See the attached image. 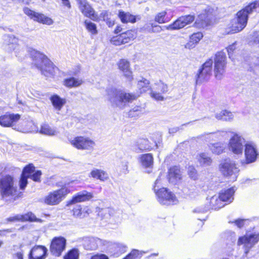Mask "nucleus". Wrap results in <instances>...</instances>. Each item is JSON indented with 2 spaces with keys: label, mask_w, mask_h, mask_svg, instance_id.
<instances>
[{
  "label": "nucleus",
  "mask_w": 259,
  "mask_h": 259,
  "mask_svg": "<svg viewBox=\"0 0 259 259\" xmlns=\"http://www.w3.org/2000/svg\"><path fill=\"white\" fill-rule=\"evenodd\" d=\"M90 176L96 179L104 181L108 179V175L107 172L102 169L94 168L90 172Z\"/></svg>",
  "instance_id": "obj_29"
},
{
  "label": "nucleus",
  "mask_w": 259,
  "mask_h": 259,
  "mask_svg": "<svg viewBox=\"0 0 259 259\" xmlns=\"http://www.w3.org/2000/svg\"><path fill=\"white\" fill-rule=\"evenodd\" d=\"M105 21L106 22L107 24L109 26H112L114 24V22L113 20H112L109 17L107 20H105Z\"/></svg>",
  "instance_id": "obj_64"
},
{
  "label": "nucleus",
  "mask_w": 259,
  "mask_h": 259,
  "mask_svg": "<svg viewBox=\"0 0 259 259\" xmlns=\"http://www.w3.org/2000/svg\"><path fill=\"white\" fill-rule=\"evenodd\" d=\"M235 44H232L229 46L227 48L228 52L229 55L230 56V55L232 53H233V51L235 49Z\"/></svg>",
  "instance_id": "obj_63"
},
{
  "label": "nucleus",
  "mask_w": 259,
  "mask_h": 259,
  "mask_svg": "<svg viewBox=\"0 0 259 259\" xmlns=\"http://www.w3.org/2000/svg\"><path fill=\"white\" fill-rule=\"evenodd\" d=\"M136 146L140 151L150 150L152 148L148 140L146 139H139L137 142Z\"/></svg>",
  "instance_id": "obj_40"
},
{
  "label": "nucleus",
  "mask_w": 259,
  "mask_h": 259,
  "mask_svg": "<svg viewBox=\"0 0 259 259\" xmlns=\"http://www.w3.org/2000/svg\"><path fill=\"white\" fill-rule=\"evenodd\" d=\"M20 118L18 114H7L0 116V124L4 127L13 126Z\"/></svg>",
  "instance_id": "obj_21"
},
{
  "label": "nucleus",
  "mask_w": 259,
  "mask_h": 259,
  "mask_svg": "<svg viewBox=\"0 0 259 259\" xmlns=\"http://www.w3.org/2000/svg\"><path fill=\"white\" fill-rule=\"evenodd\" d=\"M120 167L123 172H125L127 170L128 168L127 162L125 161H122Z\"/></svg>",
  "instance_id": "obj_62"
},
{
  "label": "nucleus",
  "mask_w": 259,
  "mask_h": 259,
  "mask_svg": "<svg viewBox=\"0 0 259 259\" xmlns=\"http://www.w3.org/2000/svg\"><path fill=\"white\" fill-rule=\"evenodd\" d=\"M215 116L218 119L229 121H232L234 118L233 114L226 110L221 111L219 113L216 114Z\"/></svg>",
  "instance_id": "obj_35"
},
{
  "label": "nucleus",
  "mask_w": 259,
  "mask_h": 259,
  "mask_svg": "<svg viewBox=\"0 0 259 259\" xmlns=\"http://www.w3.org/2000/svg\"><path fill=\"white\" fill-rule=\"evenodd\" d=\"M244 155L246 164L254 162L258 155L256 144L252 142H247L245 145Z\"/></svg>",
  "instance_id": "obj_13"
},
{
  "label": "nucleus",
  "mask_w": 259,
  "mask_h": 259,
  "mask_svg": "<svg viewBox=\"0 0 259 259\" xmlns=\"http://www.w3.org/2000/svg\"><path fill=\"white\" fill-rule=\"evenodd\" d=\"M214 64H227L226 56L224 52H218L215 55Z\"/></svg>",
  "instance_id": "obj_43"
},
{
  "label": "nucleus",
  "mask_w": 259,
  "mask_h": 259,
  "mask_svg": "<svg viewBox=\"0 0 259 259\" xmlns=\"http://www.w3.org/2000/svg\"><path fill=\"white\" fill-rule=\"evenodd\" d=\"M196 44H195L191 40H190L185 45V48L187 49H192L196 46Z\"/></svg>",
  "instance_id": "obj_58"
},
{
  "label": "nucleus",
  "mask_w": 259,
  "mask_h": 259,
  "mask_svg": "<svg viewBox=\"0 0 259 259\" xmlns=\"http://www.w3.org/2000/svg\"><path fill=\"white\" fill-rule=\"evenodd\" d=\"M14 259H23V252L20 251L14 254Z\"/></svg>",
  "instance_id": "obj_59"
},
{
  "label": "nucleus",
  "mask_w": 259,
  "mask_h": 259,
  "mask_svg": "<svg viewBox=\"0 0 259 259\" xmlns=\"http://www.w3.org/2000/svg\"><path fill=\"white\" fill-rule=\"evenodd\" d=\"M213 61L209 59L206 61L202 65V68L199 69L197 74L196 79V83H201L203 81H207L211 75Z\"/></svg>",
  "instance_id": "obj_12"
},
{
  "label": "nucleus",
  "mask_w": 259,
  "mask_h": 259,
  "mask_svg": "<svg viewBox=\"0 0 259 259\" xmlns=\"http://www.w3.org/2000/svg\"><path fill=\"white\" fill-rule=\"evenodd\" d=\"M31 55L34 64L41 71L42 74L47 77H52L55 75L58 68L44 54L32 50Z\"/></svg>",
  "instance_id": "obj_3"
},
{
  "label": "nucleus",
  "mask_w": 259,
  "mask_h": 259,
  "mask_svg": "<svg viewBox=\"0 0 259 259\" xmlns=\"http://www.w3.org/2000/svg\"><path fill=\"white\" fill-rule=\"evenodd\" d=\"M23 11L31 19L39 23L48 25H51L54 23V21L51 18L46 16L44 14L34 12L28 8H24Z\"/></svg>",
  "instance_id": "obj_14"
},
{
  "label": "nucleus",
  "mask_w": 259,
  "mask_h": 259,
  "mask_svg": "<svg viewBox=\"0 0 259 259\" xmlns=\"http://www.w3.org/2000/svg\"><path fill=\"white\" fill-rule=\"evenodd\" d=\"M69 192L66 188L61 189L50 193L44 198V202L48 205H56L59 203L63 198Z\"/></svg>",
  "instance_id": "obj_11"
},
{
  "label": "nucleus",
  "mask_w": 259,
  "mask_h": 259,
  "mask_svg": "<svg viewBox=\"0 0 259 259\" xmlns=\"http://www.w3.org/2000/svg\"><path fill=\"white\" fill-rule=\"evenodd\" d=\"M39 133L47 136H55L58 134V132L55 128L46 124L41 125Z\"/></svg>",
  "instance_id": "obj_39"
},
{
  "label": "nucleus",
  "mask_w": 259,
  "mask_h": 259,
  "mask_svg": "<svg viewBox=\"0 0 259 259\" xmlns=\"http://www.w3.org/2000/svg\"><path fill=\"white\" fill-rule=\"evenodd\" d=\"M258 5V2L256 1L239 11L236 14V17L231 21L228 33H235L242 30L246 26L248 14Z\"/></svg>",
  "instance_id": "obj_2"
},
{
  "label": "nucleus",
  "mask_w": 259,
  "mask_h": 259,
  "mask_svg": "<svg viewBox=\"0 0 259 259\" xmlns=\"http://www.w3.org/2000/svg\"><path fill=\"white\" fill-rule=\"evenodd\" d=\"M117 64L118 68L122 72L123 75L127 80L132 81L133 79V76L130 62L125 59H121Z\"/></svg>",
  "instance_id": "obj_18"
},
{
  "label": "nucleus",
  "mask_w": 259,
  "mask_h": 259,
  "mask_svg": "<svg viewBox=\"0 0 259 259\" xmlns=\"http://www.w3.org/2000/svg\"><path fill=\"white\" fill-rule=\"evenodd\" d=\"M259 241V233L247 234L239 238L237 244L244 245V254L246 256L250 249Z\"/></svg>",
  "instance_id": "obj_7"
},
{
  "label": "nucleus",
  "mask_w": 259,
  "mask_h": 259,
  "mask_svg": "<svg viewBox=\"0 0 259 259\" xmlns=\"http://www.w3.org/2000/svg\"><path fill=\"white\" fill-rule=\"evenodd\" d=\"M29 177L25 176L24 175L21 174V178L19 181V186L20 189L21 190H24L27 186V179Z\"/></svg>",
  "instance_id": "obj_51"
},
{
  "label": "nucleus",
  "mask_w": 259,
  "mask_h": 259,
  "mask_svg": "<svg viewBox=\"0 0 259 259\" xmlns=\"http://www.w3.org/2000/svg\"><path fill=\"white\" fill-rule=\"evenodd\" d=\"M79 256L78 250L72 249L67 252L64 256V259H78Z\"/></svg>",
  "instance_id": "obj_44"
},
{
  "label": "nucleus",
  "mask_w": 259,
  "mask_h": 259,
  "mask_svg": "<svg viewBox=\"0 0 259 259\" xmlns=\"http://www.w3.org/2000/svg\"><path fill=\"white\" fill-rule=\"evenodd\" d=\"M194 20V16L193 15H186L179 18L174 23L164 27L167 30H173L182 28L186 25L191 23Z\"/></svg>",
  "instance_id": "obj_17"
},
{
  "label": "nucleus",
  "mask_w": 259,
  "mask_h": 259,
  "mask_svg": "<svg viewBox=\"0 0 259 259\" xmlns=\"http://www.w3.org/2000/svg\"><path fill=\"white\" fill-rule=\"evenodd\" d=\"M17 187L15 186L13 177L7 175L0 180V194L3 198L17 195Z\"/></svg>",
  "instance_id": "obj_4"
},
{
  "label": "nucleus",
  "mask_w": 259,
  "mask_h": 259,
  "mask_svg": "<svg viewBox=\"0 0 259 259\" xmlns=\"http://www.w3.org/2000/svg\"><path fill=\"white\" fill-rule=\"evenodd\" d=\"M188 175L189 177L193 179V180H196L198 178V175L197 173V171L195 169V168L194 167L190 166L188 168Z\"/></svg>",
  "instance_id": "obj_53"
},
{
  "label": "nucleus",
  "mask_w": 259,
  "mask_h": 259,
  "mask_svg": "<svg viewBox=\"0 0 259 259\" xmlns=\"http://www.w3.org/2000/svg\"><path fill=\"white\" fill-rule=\"evenodd\" d=\"M210 208L213 209H219L224 206L220 196H212L210 200Z\"/></svg>",
  "instance_id": "obj_38"
},
{
  "label": "nucleus",
  "mask_w": 259,
  "mask_h": 259,
  "mask_svg": "<svg viewBox=\"0 0 259 259\" xmlns=\"http://www.w3.org/2000/svg\"><path fill=\"white\" fill-rule=\"evenodd\" d=\"M235 189L234 188L228 189L220 194V199L223 202H226L228 203L231 202L233 199V195L235 193Z\"/></svg>",
  "instance_id": "obj_30"
},
{
  "label": "nucleus",
  "mask_w": 259,
  "mask_h": 259,
  "mask_svg": "<svg viewBox=\"0 0 259 259\" xmlns=\"http://www.w3.org/2000/svg\"><path fill=\"white\" fill-rule=\"evenodd\" d=\"M110 16V13H109L107 11L104 10L101 13L100 15V18H102L104 21H105V20H107V19Z\"/></svg>",
  "instance_id": "obj_55"
},
{
  "label": "nucleus",
  "mask_w": 259,
  "mask_h": 259,
  "mask_svg": "<svg viewBox=\"0 0 259 259\" xmlns=\"http://www.w3.org/2000/svg\"><path fill=\"white\" fill-rule=\"evenodd\" d=\"M85 26L88 30L93 34H96L97 33V30L96 25L91 22L85 20L84 22Z\"/></svg>",
  "instance_id": "obj_45"
},
{
  "label": "nucleus",
  "mask_w": 259,
  "mask_h": 259,
  "mask_svg": "<svg viewBox=\"0 0 259 259\" xmlns=\"http://www.w3.org/2000/svg\"><path fill=\"white\" fill-rule=\"evenodd\" d=\"M140 162L145 167H151L153 164V157L151 154H142L140 156Z\"/></svg>",
  "instance_id": "obj_32"
},
{
  "label": "nucleus",
  "mask_w": 259,
  "mask_h": 259,
  "mask_svg": "<svg viewBox=\"0 0 259 259\" xmlns=\"http://www.w3.org/2000/svg\"><path fill=\"white\" fill-rule=\"evenodd\" d=\"M50 100L56 110L60 111L66 103L65 98H62L58 95H54L50 98Z\"/></svg>",
  "instance_id": "obj_27"
},
{
  "label": "nucleus",
  "mask_w": 259,
  "mask_h": 259,
  "mask_svg": "<svg viewBox=\"0 0 259 259\" xmlns=\"http://www.w3.org/2000/svg\"><path fill=\"white\" fill-rule=\"evenodd\" d=\"M66 239L62 237L54 238L51 242L50 251L56 256L61 255L66 247Z\"/></svg>",
  "instance_id": "obj_16"
},
{
  "label": "nucleus",
  "mask_w": 259,
  "mask_h": 259,
  "mask_svg": "<svg viewBox=\"0 0 259 259\" xmlns=\"http://www.w3.org/2000/svg\"><path fill=\"white\" fill-rule=\"evenodd\" d=\"M115 213V210L110 208H107L105 209H102L100 211V215L101 216L103 215L104 218L107 219L108 217L113 215Z\"/></svg>",
  "instance_id": "obj_47"
},
{
  "label": "nucleus",
  "mask_w": 259,
  "mask_h": 259,
  "mask_svg": "<svg viewBox=\"0 0 259 259\" xmlns=\"http://www.w3.org/2000/svg\"><path fill=\"white\" fill-rule=\"evenodd\" d=\"M203 37V34L201 32L194 33L190 37L191 40L195 44H197Z\"/></svg>",
  "instance_id": "obj_50"
},
{
  "label": "nucleus",
  "mask_w": 259,
  "mask_h": 259,
  "mask_svg": "<svg viewBox=\"0 0 259 259\" xmlns=\"http://www.w3.org/2000/svg\"><path fill=\"white\" fill-rule=\"evenodd\" d=\"M76 1L79 10L84 16L94 21L98 20L97 15L87 0H76Z\"/></svg>",
  "instance_id": "obj_15"
},
{
  "label": "nucleus",
  "mask_w": 259,
  "mask_h": 259,
  "mask_svg": "<svg viewBox=\"0 0 259 259\" xmlns=\"http://www.w3.org/2000/svg\"><path fill=\"white\" fill-rule=\"evenodd\" d=\"M249 221L247 219H237L234 222H229L230 223H234L238 228H241L244 225H247Z\"/></svg>",
  "instance_id": "obj_49"
},
{
  "label": "nucleus",
  "mask_w": 259,
  "mask_h": 259,
  "mask_svg": "<svg viewBox=\"0 0 259 259\" xmlns=\"http://www.w3.org/2000/svg\"><path fill=\"white\" fill-rule=\"evenodd\" d=\"M168 92V86L159 81L155 83L151 88L150 96L156 101H163L165 99L163 95Z\"/></svg>",
  "instance_id": "obj_10"
},
{
  "label": "nucleus",
  "mask_w": 259,
  "mask_h": 259,
  "mask_svg": "<svg viewBox=\"0 0 259 259\" xmlns=\"http://www.w3.org/2000/svg\"><path fill=\"white\" fill-rule=\"evenodd\" d=\"M144 252L139 251L137 249H133L132 251L123 259H137L138 257H141Z\"/></svg>",
  "instance_id": "obj_42"
},
{
  "label": "nucleus",
  "mask_w": 259,
  "mask_h": 259,
  "mask_svg": "<svg viewBox=\"0 0 259 259\" xmlns=\"http://www.w3.org/2000/svg\"><path fill=\"white\" fill-rule=\"evenodd\" d=\"M158 201L163 205L175 204L178 202L174 194L164 188H162L155 192Z\"/></svg>",
  "instance_id": "obj_9"
},
{
  "label": "nucleus",
  "mask_w": 259,
  "mask_h": 259,
  "mask_svg": "<svg viewBox=\"0 0 259 259\" xmlns=\"http://www.w3.org/2000/svg\"><path fill=\"white\" fill-rule=\"evenodd\" d=\"M220 169L224 176L230 178L231 181L236 180L239 170L230 159L222 162L220 165Z\"/></svg>",
  "instance_id": "obj_5"
},
{
  "label": "nucleus",
  "mask_w": 259,
  "mask_h": 259,
  "mask_svg": "<svg viewBox=\"0 0 259 259\" xmlns=\"http://www.w3.org/2000/svg\"><path fill=\"white\" fill-rule=\"evenodd\" d=\"M149 81L144 78H142L141 80L138 81V88L140 90L141 93L145 92L149 89L151 90L149 85Z\"/></svg>",
  "instance_id": "obj_41"
},
{
  "label": "nucleus",
  "mask_w": 259,
  "mask_h": 259,
  "mask_svg": "<svg viewBox=\"0 0 259 259\" xmlns=\"http://www.w3.org/2000/svg\"><path fill=\"white\" fill-rule=\"evenodd\" d=\"M34 171L35 167L32 164H29L24 168L22 174L26 177H30Z\"/></svg>",
  "instance_id": "obj_46"
},
{
  "label": "nucleus",
  "mask_w": 259,
  "mask_h": 259,
  "mask_svg": "<svg viewBox=\"0 0 259 259\" xmlns=\"http://www.w3.org/2000/svg\"><path fill=\"white\" fill-rule=\"evenodd\" d=\"M168 179L169 183L176 184L182 179V174L180 169L177 166L171 167L169 169Z\"/></svg>",
  "instance_id": "obj_23"
},
{
  "label": "nucleus",
  "mask_w": 259,
  "mask_h": 259,
  "mask_svg": "<svg viewBox=\"0 0 259 259\" xmlns=\"http://www.w3.org/2000/svg\"><path fill=\"white\" fill-rule=\"evenodd\" d=\"M101 242L99 243V247L106 246L108 247L110 245L111 242L107 241L106 240H103L100 239Z\"/></svg>",
  "instance_id": "obj_61"
},
{
  "label": "nucleus",
  "mask_w": 259,
  "mask_h": 259,
  "mask_svg": "<svg viewBox=\"0 0 259 259\" xmlns=\"http://www.w3.org/2000/svg\"><path fill=\"white\" fill-rule=\"evenodd\" d=\"M69 142L79 150H92L95 146V142L87 137L78 136L70 140Z\"/></svg>",
  "instance_id": "obj_8"
},
{
  "label": "nucleus",
  "mask_w": 259,
  "mask_h": 259,
  "mask_svg": "<svg viewBox=\"0 0 259 259\" xmlns=\"http://www.w3.org/2000/svg\"><path fill=\"white\" fill-rule=\"evenodd\" d=\"M209 208H210L209 207H204V208L198 207L194 210V212L200 213H204L207 212Z\"/></svg>",
  "instance_id": "obj_57"
},
{
  "label": "nucleus",
  "mask_w": 259,
  "mask_h": 259,
  "mask_svg": "<svg viewBox=\"0 0 259 259\" xmlns=\"http://www.w3.org/2000/svg\"><path fill=\"white\" fill-rule=\"evenodd\" d=\"M90 211L87 207L82 208L80 205H77L73 209V214L75 217L81 219L87 217Z\"/></svg>",
  "instance_id": "obj_28"
},
{
  "label": "nucleus",
  "mask_w": 259,
  "mask_h": 259,
  "mask_svg": "<svg viewBox=\"0 0 259 259\" xmlns=\"http://www.w3.org/2000/svg\"><path fill=\"white\" fill-rule=\"evenodd\" d=\"M8 220L10 222H13L16 221H38V219H37L35 215L32 212H28L24 215H17L15 217H10L8 219Z\"/></svg>",
  "instance_id": "obj_26"
},
{
  "label": "nucleus",
  "mask_w": 259,
  "mask_h": 259,
  "mask_svg": "<svg viewBox=\"0 0 259 259\" xmlns=\"http://www.w3.org/2000/svg\"><path fill=\"white\" fill-rule=\"evenodd\" d=\"M198 160L200 164L203 166H209L212 162V159L208 154L204 153H200L198 156Z\"/></svg>",
  "instance_id": "obj_37"
},
{
  "label": "nucleus",
  "mask_w": 259,
  "mask_h": 259,
  "mask_svg": "<svg viewBox=\"0 0 259 259\" xmlns=\"http://www.w3.org/2000/svg\"><path fill=\"white\" fill-rule=\"evenodd\" d=\"M118 16L121 21L123 23L128 22L135 23L136 21V17L135 16L131 14L130 13H126L121 10L119 11Z\"/></svg>",
  "instance_id": "obj_31"
},
{
  "label": "nucleus",
  "mask_w": 259,
  "mask_h": 259,
  "mask_svg": "<svg viewBox=\"0 0 259 259\" xmlns=\"http://www.w3.org/2000/svg\"><path fill=\"white\" fill-rule=\"evenodd\" d=\"M166 14V13L165 11L158 13L155 17V21L160 24L166 22L165 19Z\"/></svg>",
  "instance_id": "obj_48"
},
{
  "label": "nucleus",
  "mask_w": 259,
  "mask_h": 259,
  "mask_svg": "<svg viewBox=\"0 0 259 259\" xmlns=\"http://www.w3.org/2000/svg\"><path fill=\"white\" fill-rule=\"evenodd\" d=\"M139 95L133 93H126L124 91L114 88L106 90V97L114 107L123 109L126 104L136 99Z\"/></svg>",
  "instance_id": "obj_1"
},
{
  "label": "nucleus",
  "mask_w": 259,
  "mask_h": 259,
  "mask_svg": "<svg viewBox=\"0 0 259 259\" xmlns=\"http://www.w3.org/2000/svg\"><path fill=\"white\" fill-rule=\"evenodd\" d=\"M82 83V80L75 77L67 78L64 81V84L68 88L77 87Z\"/></svg>",
  "instance_id": "obj_34"
},
{
  "label": "nucleus",
  "mask_w": 259,
  "mask_h": 259,
  "mask_svg": "<svg viewBox=\"0 0 259 259\" xmlns=\"http://www.w3.org/2000/svg\"><path fill=\"white\" fill-rule=\"evenodd\" d=\"M247 143L245 139L240 135L233 133L228 143V148L230 151L235 154H242L243 148Z\"/></svg>",
  "instance_id": "obj_6"
},
{
  "label": "nucleus",
  "mask_w": 259,
  "mask_h": 259,
  "mask_svg": "<svg viewBox=\"0 0 259 259\" xmlns=\"http://www.w3.org/2000/svg\"><path fill=\"white\" fill-rule=\"evenodd\" d=\"M115 245L116 248L118 249L121 253H123L126 251L127 247L124 244L121 243H117Z\"/></svg>",
  "instance_id": "obj_56"
},
{
  "label": "nucleus",
  "mask_w": 259,
  "mask_h": 259,
  "mask_svg": "<svg viewBox=\"0 0 259 259\" xmlns=\"http://www.w3.org/2000/svg\"><path fill=\"white\" fill-rule=\"evenodd\" d=\"M48 249L42 245H36L31 250L29 259H45L46 257Z\"/></svg>",
  "instance_id": "obj_20"
},
{
  "label": "nucleus",
  "mask_w": 259,
  "mask_h": 259,
  "mask_svg": "<svg viewBox=\"0 0 259 259\" xmlns=\"http://www.w3.org/2000/svg\"><path fill=\"white\" fill-rule=\"evenodd\" d=\"M209 147L213 153L215 154H220L224 152L225 149V145L223 143L218 142L213 144H210Z\"/></svg>",
  "instance_id": "obj_33"
},
{
  "label": "nucleus",
  "mask_w": 259,
  "mask_h": 259,
  "mask_svg": "<svg viewBox=\"0 0 259 259\" xmlns=\"http://www.w3.org/2000/svg\"><path fill=\"white\" fill-rule=\"evenodd\" d=\"M141 107L137 106L135 107L128 112V115L131 117H135L139 116L141 112Z\"/></svg>",
  "instance_id": "obj_52"
},
{
  "label": "nucleus",
  "mask_w": 259,
  "mask_h": 259,
  "mask_svg": "<svg viewBox=\"0 0 259 259\" xmlns=\"http://www.w3.org/2000/svg\"><path fill=\"white\" fill-rule=\"evenodd\" d=\"M5 41L7 46L6 49L8 51H15L19 49L18 45V40L13 35H6L5 36Z\"/></svg>",
  "instance_id": "obj_25"
},
{
  "label": "nucleus",
  "mask_w": 259,
  "mask_h": 259,
  "mask_svg": "<svg viewBox=\"0 0 259 259\" xmlns=\"http://www.w3.org/2000/svg\"><path fill=\"white\" fill-rule=\"evenodd\" d=\"M93 197V193L84 190L75 194L70 201L69 204L84 202L91 200Z\"/></svg>",
  "instance_id": "obj_22"
},
{
  "label": "nucleus",
  "mask_w": 259,
  "mask_h": 259,
  "mask_svg": "<svg viewBox=\"0 0 259 259\" xmlns=\"http://www.w3.org/2000/svg\"><path fill=\"white\" fill-rule=\"evenodd\" d=\"M100 239L95 237H86L83 240V246L87 250H96L99 247Z\"/></svg>",
  "instance_id": "obj_24"
},
{
  "label": "nucleus",
  "mask_w": 259,
  "mask_h": 259,
  "mask_svg": "<svg viewBox=\"0 0 259 259\" xmlns=\"http://www.w3.org/2000/svg\"><path fill=\"white\" fill-rule=\"evenodd\" d=\"M41 175V172L40 170H37L34 172L30 176L29 178L32 179L34 181L40 182V176Z\"/></svg>",
  "instance_id": "obj_54"
},
{
  "label": "nucleus",
  "mask_w": 259,
  "mask_h": 259,
  "mask_svg": "<svg viewBox=\"0 0 259 259\" xmlns=\"http://www.w3.org/2000/svg\"><path fill=\"white\" fill-rule=\"evenodd\" d=\"M160 181H161V180L160 179V178H158L155 181V185H154V191L155 192H157V190H158V188L159 187V184L160 183Z\"/></svg>",
  "instance_id": "obj_60"
},
{
  "label": "nucleus",
  "mask_w": 259,
  "mask_h": 259,
  "mask_svg": "<svg viewBox=\"0 0 259 259\" xmlns=\"http://www.w3.org/2000/svg\"><path fill=\"white\" fill-rule=\"evenodd\" d=\"M135 37V33L134 31L130 30L114 37L113 38L112 41L115 45H120L128 42L130 40L133 39Z\"/></svg>",
  "instance_id": "obj_19"
},
{
  "label": "nucleus",
  "mask_w": 259,
  "mask_h": 259,
  "mask_svg": "<svg viewBox=\"0 0 259 259\" xmlns=\"http://www.w3.org/2000/svg\"><path fill=\"white\" fill-rule=\"evenodd\" d=\"M226 64H214V74L215 77L221 79L225 72Z\"/></svg>",
  "instance_id": "obj_36"
}]
</instances>
